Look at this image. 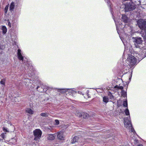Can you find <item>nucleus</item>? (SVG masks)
Listing matches in <instances>:
<instances>
[{"mask_svg": "<svg viewBox=\"0 0 146 146\" xmlns=\"http://www.w3.org/2000/svg\"><path fill=\"white\" fill-rule=\"evenodd\" d=\"M127 59L123 61V69H125L126 70L129 69V66L130 68L134 67L137 64V59L132 54H129L127 56Z\"/></svg>", "mask_w": 146, "mask_h": 146, "instance_id": "f257e3e1", "label": "nucleus"}, {"mask_svg": "<svg viewBox=\"0 0 146 146\" xmlns=\"http://www.w3.org/2000/svg\"><path fill=\"white\" fill-rule=\"evenodd\" d=\"M132 40L136 48L140 49L143 48V40L141 38L138 37H133Z\"/></svg>", "mask_w": 146, "mask_h": 146, "instance_id": "f03ea898", "label": "nucleus"}, {"mask_svg": "<svg viewBox=\"0 0 146 146\" xmlns=\"http://www.w3.org/2000/svg\"><path fill=\"white\" fill-rule=\"evenodd\" d=\"M131 122L130 118L129 116L127 117L124 119V123L125 127L129 129L130 131L133 132L134 133L136 132L132 127Z\"/></svg>", "mask_w": 146, "mask_h": 146, "instance_id": "7ed1b4c3", "label": "nucleus"}, {"mask_svg": "<svg viewBox=\"0 0 146 146\" xmlns=\"http://www.w3.org/2000/svg\"><path fill=\"white\" fill-rule=\"evenodd\" d=\"M27 68L28 69V70L27 71L28 75L26 74V77L27 78H25L24 80V82L27 83V82H30V79L28 78L29 77H31V76L33 75L34 74V72H33V67L31 66H30L29 65L28 66L27 65L25 67V70Z\"/></svg>", "mask_w": 146, "mask_h": 146, "instance_id": "20e7f679", "label": "nucleus"}, {"mask_svg": "<svg viewBox=\"0 0 146 146\" xmlns=\"http://www.w3.org/2000/svg\"><path fill=\"white\" fill-rule=\"evenodd\" d=\"M33 133L35 136L34 140L35 141H38L41 136V131L39 129H36L34 131Z\"/></svg>", "mask_w": 146, "mask_h": 146, "instance_id": "39448f33", "label": "nucleus"}, {"mask_svg": "<svg viewBox=\"0 0 146 146\" xmlns=\"http://www.w3.org/2000/svg\"><path fill=\"white\" fill-rule=\"evenodd\" d=\"M115 90L118 91L119 90H121V96L125 98L127 96V93L123 90V87L122 86L116 85L114 87Z\"/></svg>", "mask_w": 146, "mask_h": 146, "instance_id": "423d86ee", "label": "nucleus"}, {"mask_svg": "<svg viewBox=\"0 0 146 146\" xmlns=\"http://www.w3.org/2000/svg\"><path fill=\"white\" fill-rule=\"evenodd\" d=\"M17 56L18 59L20 61H23V56L22 52L21 50L18 49L17 50Z\"/></svg>", "mask_w": 146, "mask_h": 146, "instance_id": "0eeeda50", "label": "nucleus"}, {"mask_svg": "<svg viewBox=\"0 0 146 146\" xmlns=\"http://www.w3.org/2000/svg\"><path fill=\"white\" fill-rule=\"evenodd\" d=\"M127 31H126L125 30V31L124 32H125V34L127 35L130 36V35H131L132 34V31L133 30V27H130L129 26H128V27H127Z\"/></svg>", "mask_w": 146, "mask_h": 146, "instance_id": "6e6552de", "label": "nucleus"}, {"mask_svg": "<svg viewBox=\"0 0 146 146\" xmlns=\"http://www.w3.org/2000/svg\"><path fill=\"white\" fill-rule=\"evenodd\" d=\"M64 133L62 131H60L57 133V137L60 140L64 139V136L63 135Z\"/></svg>", "mask_w": 146, "mask_h": 146, "instance_id": "1a4fd4ad", "label": "nucleus"}, {"mask_svg": "<svg viewBox=\"0 0 146 146\" xmlns=\"http://www.w3.org/2000/svg\"><path fill=\"white\" fill-rule=\"evenodd\" d=\"M56 137V135L55 134H49L47 135V138L49 140H54Z\"/></svg>", "mask_w": 146, "mask_h": 146, "instance_id": "9d476101", "label": "nucleus"}, {"mask_svg": "<svg viewBox=\"0 0 146 146\" xmlns=\"http://www.w3.org/2000/svg\"><path fill=\"white\" fill-rule=\"evenodd\" d=\"M121 19L125 23H127L128 19L126 15L122 14Z\"/></svg>", "mask_w": 146, "mask_h": 146, "instance_id": "9b49d317", "label": "nucleus"}, {"mask_svg": "<svg viewBox=\"0 0 146 146\" xmlns=\"http://www.w3.org/2000/svg\"><path fill=\"white\" fill-rule=\"evenodd\" d=\"M15 3L14 2H12L9 6V10L12 12L13 11L15 8Z\"/></svg>", "mask_w": 146, "mask_h": 146, "instance_id": "f8f14e48", "label": "nucleus"}, {"mask_svg": "<svg viewBox=\"0 0 146 146\" xmlns=\"http://www.w3.org/2000/svg\"><path fill=\"white\" fill-rule=\"evenodd\" d=\"M73 89H66V94L69 93L70 94H73L75 93V91L73 90Z\"/></svg>", "mask_w": 146, "mask_h": 146, "instance_id": "ddd939ff", "label": "nucleus"}, {"mask_svg": "<svg viewBox=\"0 0 146 146\" xmlns=\"http://www.w3.org/2000/svg\"><path fill=\"white\" fill-rule=\"evenodd\" d=\"M26 111L27 113L30 114H32L34 113V111L30 108H27L26 109Z\"/></svg>", "mask_w": 146, "mask_h": 146, "instance_id": "4468645a", "label": "nucleus"}, {"mask_svg": "<svg viewBox=\"0 0 146 146\" xmlns=\"http://www.w3.org/2000/svg\"><path fill=\"white\" fill-rule=\"evenodd\" d=\"M83 116L84 118H86L89 117V115L88 114L86 113H83L82 114H80L79 115V116L80 117Z\"/></svg>", "mask_w": 146, "mask_h": 146, "instance_id": "2eb2a0df", "label": "nucleus"}, {"mask_svg": "<svg viewBox=\"0 0 146 146\" xmlns=\"http://www.w3.org/2000/svg\"><path fill=\"white\" fill-rule=\"evenodd\" d=\"M1 30L2 31L3 33V34H5L7 31L6 27L5 26H2L1 28Z\"/></svg>", "mask_w": 146, "mask_h": 146, "instance_id": "dca6fc26", "label": "nucleus"}, {"mask_svg": "<svg viewBox=\"0 0 146 146\" xmlns=\"http://www.w3.org/2000/svg\"><path fill=\"white\" fill-rule=\"evenodd\" d=\"M79 137H78L76 136L74 137L73 139L72 140L71 142L72 143H75L78 141L79 139Z\"/></svg>", "mask_w": 146, "mask_h": 146, "instance_id": "f3484780", "label": "nucleus"}, {"mask_svg": "<svg viewBox=\"0 0 146 146\" xmlns=\"http://www.w3.org/2000/svg\"><path fill=\"white\" fill-rule=\"evenodd\" d=\"M113 19L115 21V25H116V29H117V32L118 33V34H119V28L118 27V21H117L116 20H115V19L114 18L113 16Z\"/></svg>", "mask_w": 146, "mask_h": 146, "instance_id": "a211bd4d", "label": "nucleus"}, {"mask_svg": "<svg viewBox=\"0 0 146 146\" xmlns=\"http://www.w3.org/2000/svg\"><path fill=\"white\" fill-rule=\"evenodd\" d=\"M135 54L134 55L135 56H136L139 59H141V57L143 55L142 54H141L140 53H139L138 52L135 53Z\"/></svg>", "mask_w": 146, "mask_h": 146, "instance_id": "6ab92c4d", "label": "nucleus"}, {"mask_svg": "<svg viewBox=\"0 0 146 146\" xmlns=\"http://www.w3.org/2000/svg\"><path fill=\"white\" fill-rule=\"evenodd\" d=\"M109 99L107 96H104L103 98V102L106 103L108 102Z\"/></svg>", "mask_w": 146, "mask_h": 146, "instance_id": "aec40b11", "label": "nucleus"}, {"mask_svg": "<svg viewBox=\"0 0 146 146\" xmlns=\"http://www.w3.org/2000/svg\"><path fill=\"white\" fill-rule=\"evenodd\" d=\"M6 79L5 78H3L0 81V84L1 85H3L4 86L5 85V82L6 81Z\"/></svg>", "mask_w": 146, "mask_h": 146, "instance_id": "412c9836", "label": "nucleus"}, {"mask_svg": "<svg viewBox=\"0 0 146 146\" xmlns=\"http://www.w3.org/2000/svg\"><path fill=\"white\" fill-rule=\"evenodd\" d=\"M123 105L124 107L127 108L128 104L127 100L124 101L123 103Z\"/></svg>", "mask_w": 146, "mask_h": 146, "instance_id": "4be33fe9", "label": "nucleus"}, {"mask_svg": "<svg viewBox=\"0 0 146 146\" xmlns=\"http://www.w3.org/2000/svg\"><path fill=\"white\" fill-rule=\"evenodd\" d=\"M66 88L61 89L60 90V92L61 93L64 94L65 93H66Z\"/></svg>", "mask_w": 146, "mask_h": 146, "instance_id": "5701e85b", "label": "nucleus"}, {"mask_svg": "<svg viewBox=\"0 0 146 146\" xmlns=\"http://www.w3.org/2000/svg\"><path fill=\"white\" fill-rule=\"evenodd\" d=\"M40 115L42 116L43 117H47L48 115V113H41Z\"/></svg>", "mask_w": 146, "mask_h": 146, "instance_id": "b1692460", "label": "nucleus"}, {"mask_svg": "<svg viewBox=\"0 0 146 146\" xmlns=\"http://www.w3.org/2000/svg\"><path fill=\"white\" fill-rule=\"evenodd\" d=\"M125 113L127 115H129V112L127 108L126 109L125 111Z\"/></svg>", "mask_w": 146, "mask_h": 146, "instance_id": "393cba45", "label": "nucleus"}, {"mask_svg": "<svg viewBox=\"0 0 146 146\" xmlns=\"http://www.w3.org/2000/svg\"><path fill=\"white\" fill-rule=\"evenodd\" d=\"M9 6L8 5H7L5 8L4 11L5 13H6L7 12V11L8 9Z\"/></svg>", "mask_w": 146, "mask_h": 146, "instance_id": "a878e982", "label": "nucleus"}, {"mask_svg": "<svg viewBox=\"0 0 146 146\" xmlns=\"http://www.w3.org/2000/svg\"><path fill=\"white\" fill-rule=\"evenodd\" d=\"M6 134V133H3L1 134V136L3 139H5V138Z\"/></svg>", "mask_w": 146, "mask_h": 146, "instance_id": "bb28decb", "label": "nucleus"}, {"mask_svg": "<svg viewBox=\"0 0 146 146\" xmlns=\"http://www.w3.org/2000/svg\"><path fill=\"white\" fill-rule=\"evenodd\" d=\"M7 25L9 27H11V22H10L9 20H8L7 21Z\"/></svg>", "mask_w": 146, "mask_h": 146, "instance_id": "cd10ccee", "label": "nucleus"}, {"mask_svg": "<svg viewBox=\"0 0 146 146\" xmlns=\"http://www.w3.org/2000/svg\"><path fill=\"white\" fill-rule=\"evenodd\" d=\"M105 1L107 2L108 6L109 7H111V4L109 1V0H105Z\"/></svg>", "mask_w": 146, "mask_h": 146, "instance_id": "c85d7f7f", "label": "nucleus"}, {"mask_svg": "<svg viewBox=\"0 0 146 146\" xmlns=\"http://www.w3.org/2000/svg\"><path fill=\"white\" fill-rule=\"evenodd\" d=\"M59 123V121L58 120L56 119L55 120V125H58Z\"/></svg>", "mask_w": 146, "mask_h": 146, "instance_id": "c756f323", "label": "nucleus"}, {"mask_svg": "<svg viewBox=\"0 0 146 146\" xmlns=\"http://www.w3.org/2000/svg\"><path fill=\"white\" fill-rule=\"evenodd\" d=\"M86 140V141H84V139H82V140L81 141V142H82L83 143V142H84V141H86V142H90V141H88V140H89V139L88 138H87V139Z\"/></svg>", "mask_w": 146, "mask_h": 146, "instance_id": "7c9ffc66", "label": "nucleus"}, {"mask_svg": "<svg viewBox=\"0 0 146 146\" xmlns=\"http://www.w3.org/2000/svg\"><path fill=\"white\" fill-rule=\"evenodd\" d=\"M109 97H110V99L111 100H113L114 98L113 96L112 95L110 96Z\"/></svg>", "mask_w": 146, "mask_h": 146, "instance_id": "2f4dec72", "label": "nucleus"}, {"mask_svg": "<svg viewBox=\"0 0 146 146\" xmlns=\"http://www.w3.org/2000/svg\"><path fill=\"white\" fill-rule=\"evenodd\" d=\"M42 84V83H41V84H40V85H38V86H37V88H36V89L37 90L38 89L40 88V87H41V85Z\"/></svg>", "mask_w": 146, "mask_h": 146, "instance_id": "473e14b6", "label": "nucleus"}, {"mask_svg": "<svg viewBox=\"0 0 146 146\" xmlns=\"http://www.w3.org/2000/svg\"><path fill=\"white\" fill-rule=\"evenodd\" d=\"M3 130L4 131V132H7V129L5 128H3Z\"/></svg>", "mask_w": 146, "mask_h": 146, "instance_id": "72a5a7b5", "label": "nucleus"}, {"mask_svg": "<svg viewBox=\"0 0 146 146\" xmlns=\"http://www.w3.org/2000/svg\"><path fill=\"white\" fill-rule=\"evenodd\" d=\"M78 93L80 94H82V95H84V94L81 91H78Z\"/></svg>", "mask_w": 146, "mask_h": 146, "instance_id": "f704fd0d", "label": "nucleus"}, {"mask_svg": "<svg viewBox=\"0 0 146 146\" xmlns=\"http://www.w3.org/2000/svg\"><path fill=\"white\" fill-rule=\"evenodd\" d=\"M108 95L109 96L111 95H112V94L111 93V92H109L108 93Z\"/></svg>", "mask_w": 146, "mask_h": 146, "instance_id": "c9c22d12", "label": "nucleus"}, {"mask_svg": "<svg viewBox=\"0 0 146 146\" xmlns=\"http://www.w3.org/2000/svg\"><path fill=\"white\" fill-rule=\"evenodd\" d=\"M135 142L136 143H137H137H138V142H139V141L138 140H136V139H135Z\"/></svg>", "mask_w": 146, "mask_h": 146, "instance_id": "e433bc0d", "label": "nucleus"}, {"mask_svg": "<svg viewBox=\"0 0 146 146\" xmlns=\"http://www.w3.org/2000/svg\"><path fill=\"white\" fill-rule=\"evenodd\" d=\"M19 98V97H15V100L16 101V100L17 99H18V98Z\"/></svg>", "mask_w": 146, "mask_h": 146, "instance_id": "4c0bfd02", "label": "nucleus"}, {"mask_svg": "<svg viewBox=\"0 0 146 146\" xmlns=\"http://www.w3.org/2000/svg\"><path fill=\"white\" fill-rule=\"evenodd\" d=\"M143 31H141V33H142H142H143V35H142V36L143 37H144L143 36V33H144H144H143ZM141 34H142V33H141Z\"/></svg>", "mask_w": 146, "mask_h": 146, "instance_id": "58836bf2", "label": "nucleus"}, {"mask_svg": "<svg viewBox=\"0 0 146 146\" xmlns=\"http://www.w3.org/2000/svg\"><path fill=\"white\" fill-rule=\"evenodd\" d=\"M138 146H143L142 144H138Z\"/></svg>", "mask_w": 146, "mask_h": 146, "instance_id": "ea45409f", "label": "nucleus"}, {"mask_svg": "<svg viewBox=\"0 0 146 146\" xmlns=\"http://www.w3.org/2000/svg\"><path fill=\"white\" fill-rule=\"evenodd\" d=\"M146 56H142L141 58V59H143V58H144V57H145Z\"/></svg>", "mask_w": 146, "mask_h": 146, "instance_id": "a19ab883", "label": "nucleus"}, {"mask_svg": "<svg viewBox=\"0 0 146 146\" xmlns=\"http://www.w3.org/2000/svg\"><path fill=\"white\" fill-rule=\"evenodd\" d=\"M126 26L125 25V27H124V29H125V28H126Z\"/></svg>", "mask_w": 146, "mask_h": 146, "instance_id": "79ce46f5", "label": "nucleus"}, {"mask_svg": "<svg viewBox=\"0 0 146 146\" xmlns=\"http://www.w3.org/2000/svg\"><path fill=\"white\" fill-rule=\"evenodd\" d=\"M126 52V50H125L124 51V53H125Z\"/></svg>", "mask_w": 146, "mask_h": 146, "instance_id": "37998d69", "label": "nucleus"}, {"mask_svg": "<svg viewBox=\"0 0 146 146\" xmlns=\"http://www.w3.org/2000/svg\"><path fill=\"white\" fill-rule=\"evenodd\" d=\"M84 143H83V144H81V145H83L84 144Z\"/></svg>", "mask_w": 146, "mask_h": 146, "instance_id": "c03bdc74", "label": "nucleus"}, {"mask_svg": "<svg viewBox=\"0 0 146 146\" xmlns=\"http://www.w3.org/2000/svg\"><path fill=\"white\" fill-rule=\"evenodd\" d=\"M111 14H112V15H113V13H112L111 12Z\"/></svg>", "mask_w": 146, "mask_h": 146, "instance_id": "a18cd8bd", "label": "nucleus"}, {"mask_svg": "<svg viewBox=\"0 0 146 146\" xmlns=\"http://www.w3.org/2000/svg\"><path fill=\"white\" fill-rule=\"evenodd\" d=\"M31 84V82H30V83H29V84Z\"/></svg>", "mask_w": 146, "mask_h": 146, "instance_id": "49530a36", "label": "nucleus"}, {"mask_svg": "<svg viewBox=\"0 0 146 146\" xmlns=\"http://www.w3.org/2000/svg\"><path fill=\"white\" fill-rule=\"evenodd\" d=\"M38 91H39V92H41L40 90H38Z\"/></svg>", "mask_w": 146, "mask_h": 146, "instance_id": "de8ad7c7", "label": "nucleus"}]
</instances>
